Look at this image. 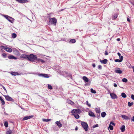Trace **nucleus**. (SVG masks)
<instances>
[{"mask_svg": "<svg viewBox=\"0 0 134 134\" xmlns=\"http://www.w3.org/2000/svg\"><path fill=\"white\" fill-rule=\"evenodd\" d=\"M122 81L124 82H126L127 81V80L126 78H124L122 79Z\"/></svg>", "mask_w": 134, "mask_h": 134, "instance_id": "473e14b6", "label": "nucleus"}, {"mask_svg": "<svg viewBox=\"0 0 134 134\" xmlns=\"http://www.w3.org/2000/svg\"><path fill=\"white\" fill-rule=\"evenodd\" d=\"M100 62L102 63L105 64L107 63L108 60L106 59H104L102 60H100Z\"/></svg>", "mask_w": 134, "mask_h": 134, "instance_id": "a211bd4d", "label": "nucleus"}, {"mask_svg": "<svg viewBox=\"0 0 134 134\" xmlns=\"http://www.w3.org/2000/svg\"><path fill=\"white\" fill-rule=\"evenodd\" d=\"M106 113L105 112H103L101 114V116L103 118H104L105 116Z\"/></svg>", "mask_w": 134, "mask_h": 134, "instance_id": "a878e982", "label": "nucleus"}, {"mask_svg": "<svg viewBox=\"0 0 134 134\" xmlns=\"http://www.w3.org/2000/svg\"><path fill=\"white\" fill-rule=\"evenodd\" d=\"M98 124H96V125H93V128H95L96 127H98Z\"/></svg>", "mask_w": 134, "mask_h": 134, "instance_id": "37998d69", "label": "nucleus"}, {"mask_svg": "<svg viewBox=\"0 0 134 134\" xmlns=\"http://www.w3.org/2000/svg\"><path fill=\"white\" fill-rule=\"evenodd\" d=\"M67 76L70 77L71 79L72 78V77L71 74L70 73H68V74Z\"/></svg>", "mask_w": 134, "mask_h": 134, "instance_id": "ea45409f", "label": "nucleus"}, {"mask_svg": "<svg viewBox=\"0 0 134 134\" xmlns=\"http://www.w3.org/2000/svg\"><path fill=\"white\" fill-rule=\"evenodd\" d=\"M60 73L61 75H63L64 77H67L68 74V73L65 71L60 72Z\"/></svg>", "mask_w": 134, "mask_h": 134, "instance_id": "9b49d317", "label": "nucleus"}, {"mask_svg": "<svg viewBox=\"0 0 134 134\" xmlns=\"http://www.w3.org/2000/svg\"><path fill=\"white\" fill-rule=\"evenodd\" d=\"M122 97L124 98H125L126 97V95L124 93H122L121 94Z\"/></svg>", "mask_w": 134, "mask_h": 134, "instance_id": "c85d7f7f", "label": "nucleus"}, {"mask_svg": "<svg viewBox=\"0 0 134 134\" xmlns=\"http://www.w3.org/2000/svg\"><path fill=\"white\" fill-rule=\"evenodd\" d=\"M12 37L13 38H15L16 37L17 35L15 33H13L12 34Z\"/></svg>", "mask_w": 134, "mask_h": 134, "instance_id": "c756f323", "label": "nucleus"}, {"mask_svg": "<svg viewBox=\"0 0 134 134\" xmlns=\"http://www.w3.org/2000/svg\"><path fill=\"white\" fill-rule=\"evenodd\" d=\"M82 79L85 82H87L89 81L88 78L86 76H83L82 77Z\"/></svg>", "mask_w": 134, "mask_h": 134, "instance_id": "6ab92c4d", "label": "nucleus"}, {"mask_svg": "<svg viewBox=\"0 0 134 134\" xmlns=\"http://www.w3.org/2000/svg\"><path fill=\"white\" fill-rule=\"evenodd\" d=\"M51 120V119H43L42 121L44 122H48V121H50Z\"/></svg>", "mask_w": 134, "mask_h": 134, "instance_id": "bb28decb", "label": "nucleus"}, {"mask_svg": "<svg viewBox=\"0 0 134 134\" xmlns=\"http://www.w3.org/2000/svg\"><path fill=\"white\" fill-rule=\"evenodd\" d=\"M132 68H133V72H134V66H132Z\"/></svg>", "mask_w": 134, "mask_h": 134, "instance_id": "680f3d73", "label": "nucleus"}, {"mask_svg": "<svg viewBox=\"0 0 134 134\" xmlns=\"http://www.w3.org/2000/svg\"><path fill=\"white\" fill-rule=\"evenodd\" d=\"M63 10H64V9H61V11H63Z\"/></svg>", "mask_w": 134, "mask_h": 134, "instance_id": "69168bd1", "label": "nucleus"}, {"mask_svg": "<svg viewBox=\"0 0 134 134\" xmlns=\"http://www.w3.org/2000/svg\"><path fill=\"white\" fill-rule=\"evenodd\" d=\"M110 95L111 98L113 99H115L117 98L116 95L114 93H110Z\"/></svg>", "mask_w": 134, "mask_h": 134, "instance_id": "ddd939ff", "label": "nucleus"}, {"mask_svg": "<svg viewBox=\"0 0 134 134\" xmlns=\"http://www.w3.org/2000/svg\"><path fill=\"white\" fill-rule=\"evenodd\" d=\"M2 48L4 50L9 52H11L12 51V50L10 48L5 46H2Z\"/></svg>", "mask_w": 134, "mask_h": 134, "instance_id": "39448f33", "label": "nucleus"}, {"mask_svg": "<svg viewBox=\"0 0 134 134\" xmlns=\"http://www.w3.org/2000/svg\"><path fill=\"white\" fill-rule=\"evenodd\" d=\"M117 54L120 57V58H121V57L122 56H121V54L120 53H119V52H118V53H117Z\"/></svg>", "mask_w": 134, "mask_h": 134, "instance_id": "49530a36", "label": "nucleus"}, {"mask_svg": "<svg viewBox=\"0 0 134 134\" xmlns=\"http://www.w3.org/2000/svg\"><path fill=\"white\" fill-rule=\"evenodd\" d=\"M118 16V14L116 13L113 16V18L114 19H116L117 18Z\"/></svg>", "mask_w": 134, "mask_h": 134, "instance_id": "2f4dec72", "label": "nucleus"}, {"mask_svg": "<svg viewBox=\"0 0 134 134\" xmlns=\"http://www.w3.org/2000/svg\"><path fill=\"white\" fill-rule=\"evenodd\" d=\"M95 110L96 112L97 113H99L100 115V111L99 108L98 107L96 108Z\"/></svg>", "mask_w": 134, "mask_h": 134, "instance_id": "4be33fe9", "label": "nucleus"}, {"mask_svg": "<svg viewBox=\"0 0 134 134\" xmlns=\"http://www.w3.org/2000/svg\"><path fill=\"white\" fill-rule=\"evenodd\" d=\"M3 99L2 98V97L1 96H0V100H2Z\"/></svg>", "mask_w": 134, "mask_h": 134, "instance_id": "0e129e2a", "label": "nucleus"}, {"mask_svg": "<svg viewBox=\"0 0 134 134\" xmlns=\"http://www.w3.org/2000/svg\"><path fill=\"white\" fill-rule=\"evenodd\" d=\"M70 102H71V104L72 105V104H74V102H72V101H71V100H70Z\"/></svg>", "mask_w": 134, "mask_h": 134, "instance_id": "864d4df0", "label": "nucleus"}, {"mask_svg": "<svg viewBox=\"0 0 134 134\" xmlns=\"http://www.w3.org/2000/svg\"><path fill=\"white\" fill-rule=\"evenodd\" d=\"M37 59V56L36 55L31 54L28 55V60L31 62H33Z\"/></svg>", "mask_w": 134, "mask_h": 134, "instance_id": "f257e3e1", "label": "nucleus"}, {"mask_svg": "<svg viewBox=\"0 0 134 134\" xmlns=\"http://www.w3.org/2000/svg\"><path fill=\"white\" fill-rule=\"evenodd\" d=\"M21 59L28 60V55L25 54H22L20 56Z\"/></svg>", "mask_w": 134, "mask_h": 134, "instance_id": "0eeeda50", "label": "nucleus"}, {"mask_svg": "<svg viewBox=\"0 0 134 134\" xmlns=\"http://www.w3.org/2000/svg\"><path fill=\"white\" fill-rule=\"evenodd\" d=\"M88 113L89 115L93 117H95V116L94 114L91 111H89Z\"/></svg>", "mask_w": 134, "mask_h": 134, "instance_id": "2eb2a0df", "label": "nucleus"}, {"mask_svg": "<svg viewBox=\"0 0 134 134\" xmlns=\"http://www.w3.org/2000/svg\"><path fill=\"white\" fill-rule=\"evenodd\" d=\"M2 56L4 58H6L7 57V55L5 53H3L2 54Z\"/></svg>", "mask_w": 134, "mask_h": 134, "instance_id": "e433bc0d", "label": "nucleus"}, {"mask_svg": "<svg viewBox=\"0 0 134 134\" xmlns=\"http://www.w3.org/2000/svg\"><path fill=\"white\" fill-rule=\"evenodd\" d=\"M11 74L12 75L16 76L17 75H20V74H19L17 72H11Z\"/></svg>", "mask_w": 134, "mask_h": 134, "instance_id": "f3484780", "label": "nucleus"}, {"mask_svg": "<svg viewBox=\"0 0 134 134\" xmlns=\"http://www.w3.org/2000/svg\"><path fill=\"white\" fill-rule=\"evenodd\" d=\"M1 103L2 105H4L5 104V102L3 99H2V100H1Z\"/></svg>", "mask_w": 134, "mask_h": 134, "instance_id": "a19ab883", "label": "nucleus"}, {"mask_svg": "<svg viewBox=\"0 0 134 134\" xmlns=\"http://www.w3.org/2000/svg\"><path fill=\"white\" fill-rule=\"evenodd\" d=\"M48 89H50V90H51V89H52L53 88L51 86V85H50L48 84Z\"/></svg>", "mask_w": 134, "mask_h": 134, "instance_id": "4c0bfd02", "label": "nucleus"}, {"mask_svg": "<svg viewBox=\"0 0 134 134\" xmlns=\"http://www.w3.org/2000/svg\"><path fill=\"white\" fill-rule=\"evenodd\" d=\"M114 86L115 87H116L117 86L116 84L115 83H114Z\"/></svg>", "mask_w": 134, "mask_h": 134, "instance_id": "09e8293b", "label": "nucleus"}, {"mask_svg": "<svg viewBox=\"0 0 134 134\" xmlns=\"http://www.w3.org/2000/svg\"><path fill=\"white\" fill-rule=\"evenodd\" d=\"M6 100L8 101L14 102V100L8 95L4 96Z\"/></svg>", "mask_w": 134, "mask_h": 134, "instance_id": "423d86ee", "label": "nucleus"}, {"mask_svg": "<svg viewBox=\"0 0 134 134\" xmlns=\"http://www.w3.org/2000/svg\"><path fill=\"white\" fill-rule=\"evenodd\" d=\"M41 62H42V63H44V61L43 60H42V59H41Z\"/></svg>", "mask_w": 134, "mask_h": 134, "instance_id": "e2e57ef3", "label": "nucleus"}, {"mask_svg": "<svg viewBox=\"0 0 134 134\" xmlns=\"http://www.w3.org/2000/svg\"><path fill=\"white\" fill-rule=\"evenodd\" d=\"M86 104L89 107H90L91 106V105L90 104L88 103V101L86 102Z\"/></svg>", "mask_w": 134, "mask_h": 134, "instance_id": "79ce46f5", "label": "nucleus"}, {"mask_svg": "<svg viewBox=\"0 0 134 134\" xmlns=\"http://www.w3.org/2000/svg\"><path fill=\"white\" fill-rule=\"evenodd\" d=\"M37 60H38V61H41V59H37Z\"/></svg>", "mask_w": 134, "mask_h": 134, "instance_id": "052dcab7", "label": "nucleus"}, {"mask_svg": "<svg viewBox=\"0 0 134 134\" xmlns=\"http://www.w3.org/2000/svg\"><path fill=\"white\" fill-rule=\"evenodd\" d=\"M133 102L130 103V102H129L128 103V105L129 107H131L133 105Z\"/></svg>", "mask_w": 134, "mask_h": 134, "instance_id": "c9c22d12", "label": "nucleus"}, {"mask_svg": "<svg viewBox=\"0 0 134 134\" xmlns=\"http://www.w3.org/2000/svg\"><path fill=\"white\" fill-rule=\"evenodd\" d=\"M98 68L99 69H102V67L101 65H99L98 66Z\"/></svg>", "mask_w": 134, "mask_h": 134, "instance_id": "c03bdc74", "label": "nucleus"}, {"mask_svg": "<svg viewBox=\"0 0 134 134\" xmlns=\"http://www.w3.org/2000/svg\"><path fill=\"white\" fill-rule=\"evenodd\" d=\"M11 131H8L7 132V134H11Z\"/></svg>", "mask_w": 134, "mask_h": 134, "instance_id": "a18cd8bd", "label": "nucleus"}, {"mask_svg": "<svg viewBox=\"0 0 134 134\" xmlns=\"http://www.w3.org/2000/svg\"><path fill=\"white\" fill-rule=\"evenodd\" d=\"M125 126L124 125H122L120 128L121 131L123 132L125 130Z\"/></svg>", "mask_w": 134, "mask_h": 134, "instance_id": "393cba45", "label": "nucleus"}, {"mask_svg": "<svg viewBox=\"0 0 134 134\" xmlns=\"http://www.w3.org/2000/svg\"><path fill=\"white\" fill-rule=\"evenodd\" d=\"M110 125H114V126L115 125V124L113 122H110Z\"/></svg>", "mask_w": 134, "mask_h": 134, "instance_id": "de8ad7c7", "label": "nucleus"}, {"mask_svg": "<svg viewBox=\"0 0 134 134\" xmlns=\"http://www.w3.org/2000/svg\"><path fill=\"white\" fill-rule=\"evenodd\" d=\"M3 89H4V91H5L6 92V91H7V90H6V89H5V87H4V86H3Z\"/></svg>", "mask_w": 134, "mask_h": 134, "instance_id": "5fc2aeb1", "label": "nucleus"}, {"mask_svg": "<svg viewBox=\"0 0 134 134\" xmlns=\"http://www.w3.org/2000/svg\"><path fill=\"white\" fill-rule=\"evenodd\" d=\"M92 66L93 68H94L96 66V64L94 63L93 64H92Z\"/></svg>", "mask_w": 134, "mask_h": 134, "instance_id": "3c124183", "label": "nucleus"}, {"mask_svg": "<svg viewBox=\"0 0 134 134\" xmlns=\"http://www.w3.org/2000/svg\"><path fill=\"white\" fill-rule=\"evenodd\" d=\"M8 58L10 59H16V58L15 57H14V56L12 55H10L8 57Z\"/></svg>", "mask_w": 134, "mask_h": 134, "instance_id": "412c9836", "label": "nucleus"}, {"mask_svg": "<svg viewBox=\"0 0 134 134\" xmlns=\"http://www.w3.org/2000/svg\"><path fill=\"white\" fill-rule=\"evenodd\" d=\"M131 120L132 121L134 122V116L132 118Z\"/></svg>", "mask_w": 134, "mask_h": 134, "instance_id": "603ef678", "label": "nucleus"}, {"mask_svg": "<svg viewBox=\"0 0 134 134\" xmlns=\"http://www.w3.org/2000/svg\"><path fill=\"white\" fill-rule=\"evenodd\" d=\"M121 117L122 118L125 120H127L129 119L128 117L126 115H122L121 116Z\"/></svg>", "mask_w": 134, "mask_h": 134, "instance_id": "aec40b11", "label": "nucleus"}, {"mask_svg": "<svg viewBox=\"0 0 134 134\" xmlns=\"http://www.w3.org/2000/svg\"><path fill=\"white\" fill-rule=\"evenodd\" d=\"M4 125L6 127H7L8 126V124L7 121L5 122L4 123Z\"/></svg>", "mask_w": 134, "mask_h": 134, "instance_id": "f704fd0d", "label": "nucleus"}, {"mask_svg": "<svg viewBox=\"0 0 134 134\" xmlns=\"http://www.w3.org/2000/svg\"><path fill=\"white\" fill-rule=\"evenodd\" d=\"M33 117V115H31L29 116L25 117L23 119V120H25L32 118Z\"/></svg>", "mask_w": 134, "mask_h": 134, "instance_id": "f8f14e48", "label": "nucleus"}, {"mask_svg": "<svg viewBox=\"0 0 134 134\" xmlns=\"http://www.w3.org/2000/svg\"><path fill=\"white\" fill-rule=\"evenodd\" d=\"M90 90L91 92L92 93H96V91L93 90V88H91Z\"/></svg>", "mask_w": 134, "mask_h": 134, "instance_id": "7c9ffc66", "label": "nucleus"}, {"mask_svg": "<svg viewBox=\"0 0 134 134\" xmlns=\"http://www.w3.org/2000/svg\"><path fill=\"white\" fill-rule=\"evenodd\" d=\"M16 2H18L19 3H25L28 2L27 0H15Z\"/></svg>", "mask_w": 134, "mask_h": 134, "instance_id": "1a4fd4ad", "label": "nucleus"}, {"mask_svg": "<svg viewBox=\"0 0 134 134\" xmlns=\"http://www.w3.org/2000/svg\"><path fill=\"white\" fill-rule=\"evenodd\" d=\"M71 113L72 114L76 113L75 109H73L71 111Z\"/></svg>", "mask_w": 134, "mask_h": 134, "instance_id": "58836bf2", "label": "nucleus"}, {"mask_svg": "<svg viewBox=\"0 0 134 134\" xmlns=\"http://www.w3.org/2000/svg\"><path fill=\"white\" fill-rule=\"evenodd\" d=\"M123 56H122L121 57V58H120V59L119 60L116 59L114 61L116 62H121L122 61L123 59Z\"/></svg>", "mask_w": 134, "mask_h": 134, "instance_id": "4468645a", "label": "nucleus"}, {"mask_svg": "<svg viewBox=\"0 0 134 134\" xmlns=\"http://www.w3.org/2000/svg\"><path fill=\"white\" fill-rule=\"evenodd\" d=\"M77 129H78V127H77V126H76V127L75 128V130L76 131H77Z\"/></svg>", "mask_w": 134, "mask_h": 134, "instance_id": "4d7b16f0", "label": "nucleus"}, {"mask_svg": "<svg viewBox=\"0 0 134 134\" xmlns=\"http://www.w3.org/2000/svg\"><path fill=\"white\" fill-rule=\"evenodd\" d=\"M117 40L118 41H119L120 40V39L119 38H118L117 39Z\"/></svg>", "mask_w": 134, "mask_h": 134, "instance_id": "13d9d810", "label": "nucleus"}, {"mask_svg": "<svg viewBox=\"0 0 134 134\" xmlns=\"http://www.w3.org/2000/svg\"><path fill=\"white\" fill-rule=\"evenodd\" d=\"M49 22L51 24H53L55 26L57 22V19L54 17L49 18Z\"/></svg>", "mask_w": 134, "mask_h": 134, "instance_id": "f03ea898", "label": "nucleus"}, {"mask_svg": "<svg viewBox=\"0 0 134 134\" xmlns=\"http://www.w3.org/2000/svg\"><path fill=\"white\" fill-rule=\"evenodd\" d=\"M55 123L59 128L61 127L62 126V124L60 121H57L55 122Z\"/></svg>", "mask_w": 134, "mask_h": 134, "instance_id": "dca6fc26", "label": "nucleus"}, {"mask_svg": "<svg viewBox=\"0 0 134 134\" xmlns=\"http://www.w3.org/2000/svg\"><path fill=\"white\" fill-rule=\"evenodd\" d=\"M130 3L134 6V2H130Z\"/></svg>", "mask_w": 134, "mask_h": 134, "instance_id": "bf43d9fd", "label": "nucleus"}, {"mask_svg": "<svg viewBox=\"0 0 134 134\" xmlns=\"http://www.w3.org/2000/svg\"><path fill=\"white\" fill-rule=\"evenodd\" d=\"M81 124L85 131H87L88 128L87 124L85 122H81Z\"/></svg>", "mask_w": 134, "mask_h": 134, "instance_id": "7ed1b4c3", "label": "nucleus"}, {"mask_svg": "<svg viewBox=\"0 0 134 134\" xmlns=\"http://www.w3.org/2000/svg\"><path fill=\"white\" fill-rule=\"evenodd\" d=\"M109 128L110 130H112L113 129V126L111 125H109V127H108V128Z\"/></svg>", "mask_w": 134, "mask_h": 134, "instance_id": "72a5a7b5", "label": "nucleus"}, {"mask_svg": "<svg viewBox=\"0 0 134 134\" xmlns=\"http://www.w3.org/2000/svg\"><path fill=\"white\" fill-rule=\"evenodd\" d=\"M10 22L12 23H13L14 22V19L10 17L7 15H3Z\"/></svg>", "mask_w": 134, "mask_h": 134, "instance_id": "20e7f679", "label": "nucleus"}, {"mask_svg": "<svg viewBox=\"0 0 134 134\" xmlns=\"http://www.w3.org/2000/svg\"><path fill=\"white\" fill-rule=\"evenodd\" d=\"M72 115L74 116L77 119H79L80 117L79 115L78 114H72Z\"/></svg>", "mask_w": 134, "mask_h": 134, "instance_id": "5701e85b", "label": "nucleus"}, {"mask_svg": "<svg viewBox=\"0 0 134 134\" xmlns=\"http://www.w3.org/2000/svg\"><path fill=\"white\" fill-rule=\"evenodd\" d=\"M36 74L40 76H42L46 78H48L49 77L48 75L47 74H39L38 73H37Z\"/></svg>", "mask_w": 134, "mask_h": 134, "instance_id": "6e6552de", "label": "nucleus"}, {"mask_svg": "<svg viewBox=\"0 0 134 134\" xmlns=\"http://www.w3.org/2000/svg\"><path fill=\"white\" fill-rule=\"evenodd\" d=\"M75 109L76 113L80 114L81 111L80 109Z\"/></svg>", "mask_w": 134, "mask_h": 134, "instance_id": "b1692460", "label": "nucleus"}, {"mask_svg": "<svg viewBox=\"0 0 134 134\" xmlns=\"http://www.w3.org/2000/svg\"><path fill=\"white\" fill-rule=\"evenodd\" d=\"M127 21H128V22H130V20L129 18H127Z\"/></svg>", "mask_w": 134, "mask_h": 134, "instance_id": "6e6d98bb", "label": "nucleus"}, {"mask_svg": "<svg viewBox=\"0 0 134 134\" xmlns=\"http://www.w3.org/2000/svg\"><path fill=\"white\" fill-rule=\"evenodd\" d=\"M105 54L106 55H108V53L107 52V51H106L105 52Z\"/></svg>", "mask_w": 134, "mask_h": 134, "instance_id": "8fccbe9b", "label": "nucleus"}, {"mask_svg": "<svg viewBox=\"0 0 134 134\" xmlns=\"http://www.w3.org/2000/svg\"><path fill=\"white\" fill-rule=\"evenodd\" d=\"M115 72L119 74H121L122 73V71L120 70V68H118L115 69Z\"/></svg>", "mask_w": 134, "mask_h": 134, "instance_id": "9d476101", "label": "nucleus"}, {"mask_svg": "<svg viewBox=\"0 0 134 134\" xmlns=\"http://www.w3.org/2000/svg\"><path fill=\"white\" fill-rule=\"evenodd\" d=\"M70 42L72 43H74L76 42V40L74 39H71L70 40Z\"/></svg>", "mask_w": 134, "mask_h": 134, "instance_id": "cd10ccee", "label": "nucleus"}]
</instances>
